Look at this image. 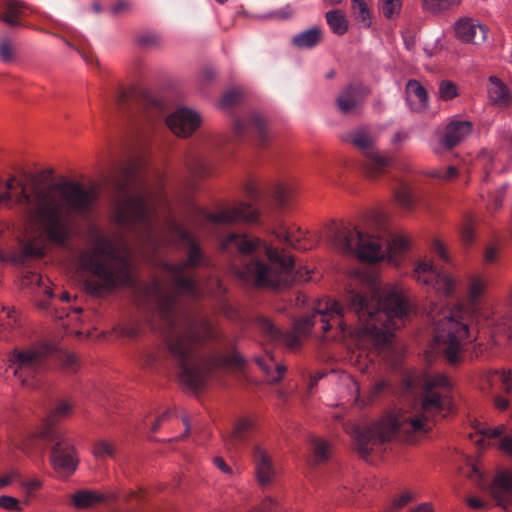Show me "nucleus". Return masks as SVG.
Returning <instances> with one entry per match:
<instances>
[{
	"instance_id": "nucleus-1",
	"label": "nucleus",
	"mask_w": 512,
	"mask_h": 512,
	"mask_svg": "<svg viewBox=\"0 0 512 512\" xmlns=\"http://www.w3.org/2000/svg\"><path fill=\"white\" fill-rule=\"evenodd\" d=\"M111 185L116 193L114 217L118 226L134 233L155 249L159 248L160 241L176 248L187 246L184 261L163 265L172 278V289H165L157 280L143 288L144 296L155 305L154 315L160 321L159 325L153 324V327L167 332L166 343L179 369V381L191 390H199L218 369L243 366L245 359L235 349L229 355L216 353L210 357L198 352V347L207 340L222 338L207 317L185 318L181 325L178 324L176 306L179 297L199 299L204 295V288L197 279L184 276L188 270L209 265V259L195 236L174 219L166 222L164 235L160 239L155 236L153 209L134 164L125 166L111 180Z\"/></svg>"
},
{
	"instance_id": "nucleus-2",
	"label": "nucleus",
	"mask_w": 512,
	"mask_h": 512,
	"mask_svg": "<svg viewBox=\"0 0 512 512\" xmlns=\"http://www.w3.org/2000/svg\"><path fill=\"white\" fill-rule=\"evenodd\" d=\"M343 301L344 304L331 299L319 301L311 314L295 321L294 332H283L279 341L290 349H297L301 345L300 336L309 333L318 322L323 332H328L334 325L345 331L343 316L352 313L362 322L361 337L380 346L391 341L394 331L399 328L398 322L403 321L411 309L410 299L403 290L394 287L381 297L372 281L360 290L350 286Z\"/></svg>"
},
{
	"instance_id": "nucleus-3",
	"label": "nucleus",
	"mask_w": 512,
	"mask_h": 512,
	"mask_svg": "<svg viewBox=\"0 0 512 512\" xmlns=\"http://www.w3.org/2000/svg\"><path fill=\"white\" fill-rule=\"evenodd\" d=\"M20 188L14 203L26 205V222L29 228L48 241L63 246L70 239L72 226L70 217L89 215L99 198L96 186L85 188L76 181L54 183L46 187L34 186L31 192L26 185L12 175L5 182L9 200H3L0 208L12 207L14 188Z\"/></svg>"
},
{
	"instance_id": "nucleus-4",
	"label": "nucleus",
	"mask_w": 512,
	"mask_h": 512,
	"mask_svg": "<svg viewBox=\"0 0 512 512\" xmlns=\"http://www.w3.org/2000/svg\"><path fill=\"white\" fill-rule=\"evenodd\" d=\"M451 383L442 373L428 375L424 383L422 412L413 417H398L386 414L369 426L352 428L351 435L355 448L362 458L368 456L385 443L391 441L397 433L425 434L432 428V421L441 415L445 417L451 407L449 390Z\"/></svg>"
},
{
	"instance_id": "nucleus-5",
	"label": "nucleus",
	"mask_w": 512,
	"mask_h": 512,
	"mask_svg": "<svg viewBox=\"0 0 512 512\" xmlns=\"http://www.w3.org/2000/svg\"><path fill=\"white\" fill-rule=\"evenodd\" d=\"M227 253L255 256L264 252L268 261L253 257L243 266H234L236 276L245 284L257 288L285 289L294 283L310 280L309 271H294V258L284 250L266 244L260 238L246 233H231L221 242Z\"/></svg>"
},
{
	"instance_id": "nucleus-6",
	"label": "nucleus",
	"mask_w": 512,
	"mask_h": 512,
	"mask_svg": "<svg viewBox=\"0 0 512 512\" xmlns=\"http://www.w3.org/2000/svg\"><path fill=\"white\" fill-rule=\"evenodd\" d=\"M93 247L78 255L81 269L95 278L85 281V288L93 296H102L118 287L133 286L132 267L129 259L120 255L113 241L96 225L88 228Z\"/></svg>"
},
{
	"instance_id": "nucleus-7",
	"label": "nucleus",
	"mask_w": 512,
	"mask_h": 512,
	"mask_svg": "<svg viewBox=\"0 0 512 512\" xmlns=\"http://www.w3.org/2000/svg\"><path fill=\"white\" fill-rule=\"evenodd\" d=\"M433 320L435 322L434 341L438 350L449 364L459 363L463 358L465 346L477 338L469 330L463 308L456 307L442 318L437 320L433 318Z\"/></svg>"
},
{
	"instance_id": "nucleus-8",
	"label": "nucleus",
	"mask_w": 512,
	"mask_h": 512,
	"mask_svg": "<svg viewBox=\"0 0 512 512\" xmlns=\"http://www.w3.org/2000/svg\"><path fill=\"white\" fill-rule=\"evenodd\" d=\"M335 250L343 254L356 253L367 262H377L386 257L385 248L379 239L370 237L350 225L335 226L329 235Z\"/></svg>"
},
{
	"instance_id": "nucleus-9",
	"label": "nucleus",
	"mask_w": 512,
	"mask_h": 512,
	"mask_svg": "<svg viewBox=\"0 0 512 512\" xmlns=\"http://www.w3.org/2000/svg\"><path fill=\"white\" fill-rule=\"evenodd\" d=\"M37 437L52 443L50 461L53 468L60 473L72 474L79 465L77 449L62 430H40Z\"/></svg>"
},
{
	"instance_id": "nucleus-10",
	"label": "nucleus",
	"mask_w": 512,
	"mask_h": 512,
	"mask_svg": "<svg viewBox=\"0 0 512 512\" xmlns=\"http://www.w3.org/2000/svg\"><path fill=\"white\" fill-rule=\"evenodd\" d=\"M9 367L22 386L33 387L34 378L44 368L45 351L40 348L13 349L8 356Z\"/></svg>"
},
{
	"instance_id": "nucleus-11",
	"label": "nucleus",
	"mask_w": 512,
	"mask_h": 512,
	"mask_svg": "<svg viewBox=\"0 0 512 512\" xmlns=\"http://www.w3.org/2000/svg\"><path fill=\"white\" fill-rule=\"evenodd\" d=\"M116 108L121 111L143 110L148 113L149 118H153L156 113L163 112L165 105L154 94L139 90L134 87L118 88L115 99Z\"/></svg>"
},
{
	"instance_id": "nucleus-12",
	"label": "nucleus",
	"mask_w": 512,
	"mask_h": 512,
	"mask_svg": "<svg viewBox=\"0 0 512 512\" xmlns=\"http://www.w3.org/2000/svg\"><path fill=\"white\" fill-rule=\"evenodd\" d=\"M351 142L362 151L366 158L363 163V171L369 178L379 177L387 167L392 165L393 159L378 151L374 139L366 131H355L351 134Z\"/></svg>"
},
{
	"instance_id": "nucleus-13",
	"label": "nucleus",
	"mask_w": 512,
	"mask_h": 512,
	"mask_svg": "<svg viewBox=\"0 0 512 512\" xmlns=\"http://www.w3.org/2000/svg\"><path fill=\"white\" fill-rule=\"evenodd\" d=\"M414 279L432 289L439 295L448 297L453 295L456 287V281L449 275L439 272L432 263L422 261L417 264L413 272Z\"/></svg>"
},
{
	"instance_id": "nucleus-14",
	"label": "nucleus",
	"mask_w": 512,
	"mask_h": 512,
	"mask_svg": "<svg viewBox=\"0 0 512 512\" xmlns=\"http://www.w3.org/2000/svg\"><path fill=\"white\" fill-rule=\"evenodd\" d=\"M259 213L250 204L239 203L233 207L224 208L216 213H206L205 219L212 223L234 224L238 222H256Z\"/></svg>"
},
{
	"instance_id": "nucleus-15",
	"label": "nucleus",
	"mask_w": 512,
	"mask_h": 512,
	"mask_svg": "<svg viewBox=\"0 0 512 512\" xmlns=\"http://www.w3.org/2000/svg\"><path fill=\"white\" fill-rule=\"evenodd\" d=\"M453 30L460 42L472 45L484 43L488 34L487 26L470 17L458 19L453 25Z\"/></svg>"
},
{
	"instance_id": "nucleus-16",
	"label": "nucleus",
	"mask_w": 512,
	"mask_h": 512,
	"mask_svg": "<svg viewBox=\"0 0 512 512\" xmlns=\"http://www.w3.org/2000/svg\"><path fill=\"white\" fill-rule=\"evenodd\" d=\"M200 115L188 108H179L166 118L169 129L179 137L190 136L200 125Z\"/></svg>"
},
{
	"instance_id": "nucleus-17",
	"label": "nucleus",
	"mask_w": 512,
	"mask_h": 512,
	"mask_svg": "<svg viewBox=\"0 0 512 512\" xmlns=\"http://www.w3.org/2000/svg\"><path fill=\"white\" fill-rule=\"evenodd\" d=\"M368 93L369 90L360 84H349L336 97L338 111L343 115L356 113Z\"/></svg>"
},
{
	"instance_id": "nucleus-18",
	"label": "nucleus",
	"mask_w": 512,
	"mask_h": 512,
	"mask_svg": "<svg viewBox=\"0 0 512 512\" xmlns=\"http://www.w3.org/2000/svg\"><path fill=\"white\" fill-rule=\"evenodd\" d=\"M252 458L255 466V474L259 485H270L275 478V468L272 458L261 445L255 444L252 448Z\"/></svg>"
},
{
	"instance_id": "nucleus-19",
	"label": "nucleus",
	"mask_w": 512,
	"mask_h": 512,
	"mask_svg": "<svg viewBox=\"0 0 512 512\" xmlns=\"http://www.w3.org/2000/svg\"><path fill=\"white\" fill-rule=\"evenodd\" d=\"M489 279L481 273H473L467 280V304L472 314L481 310L482 299L487 293Z\"/></svg>"
},
{
	"instance_id": "nucleus-20",
	"label": "nucleus",
	"mask_w": 512,
	"mask_h": 512,
	"mask_svg": "<svg viewBox=\"0 0 512 512\" xmlns=\"http://www.w3.org/2000/svg\"><path fill=\"white\" fill-rule=\"evenodd\" d=\"M472 128V123L469 121H451L447 124L439 143L446 149H452L471 134Z\"/></svg>"
},
{
	"instance_id": "nucleus-21",
	"label": "nucleus",
	"mask_w": 512,
	"mask_h": 512,
	"mask_svg": "<svg viewBox=\"0 0 512 512\" xmlns=\"http://www.w3.org/2000/svg\"><path fill=\"white\" fill-rule=\"evenodd\" d=\"M492 496L499 505L505 506L512 502V472L508 470L499 471L490 487Z\"/></svg>"
},
{
	"instance_id": "nucleus-22",
	"label": "nucleus",
	"mask_w": 512,
	"mask_h": 512,
	"mask_svg": "<svg viewBox=\"0 0 512 512\" xmlns=\"http://www.w3.org/2000/svg\"><path fill=\"white\" fill-rule=\"evenodd\" d=\"M406 101L412 111L422 113L429 107L426 89L415 79H410L405 86Z\"/></svg>"
},
{
	"instance_id": "nucleus-23",
	"label": "nucleus",
	"mask_w": 512,
	"mask_h": 512,
	"mask_svg": "<svg viewBox=\"0 0 512 512\" xmlns=\"http://www.w3.org/2000/svg\"><path fill=\"white\" fill-rule=\"evenodd\" d=\"M488 98L489 101L500 108H507L512 103V94L507 85L497 76L488 78Z\"/></svg>"
},
{
	"instance_id": "nucleus-24",
	"label": "nucleus",
	"mask_w": 512,
	"mask_h": 512,
	"mask_svg": "<svg viewBox=\"0 0 512 512\" xmlns=\"http://www.w3.org/2000/svg\"><path fill=\"white\" fill-rule=\"evenodd\" d=\"M234 130L238 136H242L247 131L253 130L256 133L258 144L262 147L265 146L268 141L265 121L259 115H253L249 120H236Z\"/></svg>"
},
{
	"instance_id": "nucleus-25",
	"label": "nucleus",
	"mask_w": 512,
	"mask_h": 512,
	"mask_svg": "<svg viewBox=\"0 0 512 512\" xmlns=\"http://www.w3.org/2000/svg\"><path fill=\"white\" fill-rule=\"evenodd\" d=\"M72 412L73 404L70 401L59 400L44 419L40 430H59L55 426L62 420L68 418Z\"/></svg>"
},
{
	"instance_id": "nucleus-26",
	"label": "nucleus",
	"mask_w": 512,
	"mask_h": 512,
	"mask_svg": "<svg viewBox=\"0 0 512 512\" xmlns=\"http://www.w3.org/2000/svg\"><path fill=\"white\" fill-rule=\"evenodd\" d=\"M256 363L266 374L267 381L270 383L279 382L286 372V367L282 363L277 362L270 354H267L265 358H257Z\"/></svg>"
},
{
	"instance_id": "nucleus-27",
	"label": "nucleus",
	"mask_w": 512,
	"mask_h": 512,
	"mask_svg": "<svg viewBox=\"0 0 512 512\" xmlns=\"http://www.w3.org/2000/svg\"><path fill=\"white\" fill-rule=\"evenodd\" d=\"M275 236L280 241L285 243L287 246L293 247L297 250H307L308 247L302 244L304 238V232L301 228H288L284 225L278 227L275 230Z\"/></svg>"
},
{
	"instance_id": "nucleus-28",
	"label": "nucleus",
	"mask_w": 512,
	"mask_h": 512,
	"mask_svg": "<svg viewBox=\"0 0 512 512\" xmlns=\"http://www.w3.org/2000/svg\"><path fill=\"white\" fill-rule=\"evenodd\" d=\"M322 40V30L314 26L293 36L291 42L298 49H312Z\"/></svg>"
},
{
	"instance_id": "nucleus-29",
	"label": "nucleus",
	"mask_w": 512,
	"mask_h": 512,
	"mask_svg": "<svg viewBox=\"0 0 512 512\" xmlns=\"http://www.w3.org/2000/svg\"><path fill=\"white\" fill-rule=\"evenodd\" d=\"M45 245L36 238L29 239L20 252L14 255V261L24 264L28 259H39L45 256Z\"/></svg>"
},
{
	"instance_id": "nucleus-30",
	"label": "nucleus",
	"mask_w": 512,
	"mask_h": 512,
	"mask_svg": "<svg viewBox=\"0 0 512 512\" xmlns=\"http://www.w3.org/2000/svg\"><path fill=\"white\" fill-rule=\"evenodd\" d=\"M2 7L4 12L0 14V20L12 27L20 26L24 3L20 0H4Z\"/></svg>"
},
{
	"instance_id": "nucleus-31",
	"label": "nucleus",
	"mask_w": 512,
	"mask_h": 512,
	"mask_svg": "<svg viewBox=\"0 0 512 512\" xmlns=\"http://www.w3.org/2000/svg\"><path fill=\"white\" fill-rule=\"evenodd\" d=\"M105 500L103 494L93 490H79L71 496V501L77 509L94 507Z\"/></svg>"
},
{
	"instance_id": "nucleus-32",
	"label": "nucleus",
	"mask_w": 512,
	"mask_h": 512,
	"mask_svg": "<svg viewBox=\"0 0 512 512\" xmlns=\"http://www.w3.org/2000/svg\"><path fill=\"white\" fill-rule=\"evenodd\" d=\"M254 429V422L249 418H241L236 421L232 431L229 434L228 441L230 445H237L248 440Z\"/></svg>"
},
{
	"instance_id": "nucleus-33",
	"label": "nucleus",
	"mask_w": 512,
	"mask_h": 512,
	"mask_svg": "<svg viewBox=\"0 0 512 512\" xmlns=\"http://www.w3.org/2000/svg\"><path fill=\"white\" fill-rule=\"evenodd\" d=\"M394 199L406 211H412L416 205L412 187L405 182H400L394 190Z\"/></svg>"
},
{
	"instance_id": "nucleus-34",
	"label": "nucleus",
	"mask_w": 512,
	"mask_h": 512,
	"mask_svg": "<svg viewBox=\"0 0 512 512\" xmlns=\"http://www.w3.org/2000/svg\"><path fill=\"white\" fill-rule=\"evenodd\" d=\"M185 165L192 176L196 178H204L210 175V169L203 159L197 154L187 156Z\"/></svg>"
},
{
	"instance_id": "nucleus-35",
	"label": "nucleus",
	"mask_w": 512,
	"mask_h": 512,
	"mask_svg": "<svg viewBox=\"0 0 512 512\" xmlns=\"http://www.w3.org/2000/svg\"><path fill=\"white\" fill-rule=\"evenodd\" d=\"M326 21L337 35H343L348 30V23L345 15L340 10H330L326 13Z\"/></svg>"
},
{
	"instance_id": "nucleus-36",
	"label": "nucleus",
	"mask_w": 512,
	"mask_h": 512,
	"mask_svg": "<svg viewBox=\"0 0 512 512\" xmlns=\"http://www.w3.org/2000/svg\"><path fill=\"white\" fill-rule=\"evenodd\" d=\"M92 454L97 460H105L115 456L116 448L111 442L100 439L93 444Z\"/></svg>"
},
{
	"instance_id": "nucleus-37",
	"label": "nucleus",
	"mask_w": 512,
	"mask_h": 512,
	"mask_svg": "<svg viewBox=\"0 0 512 512\" xmlns=\"http://www.w3.org/2000/svg\"><path fill=\"white\" fill-rule=\"evenodd\" d=\"M257 325L265 336L273 341H279L283 336V332L278 329L269 318L259 317L257 319Z\"/></svg>"
},
{
	"instance_id": "nucleus-38",
	"label": "nucleus",
	"mask_w": 512,
	"mask_h": 512,
	"mask_svg": "<svg viewBox=\"0 0 512 512\" xmlns=\"http://www.w3.org/2000/svg\"><path fill=\"white\" fill-rule=\"evenodd\" d=\"M16 56V47L13 40L7 36L0 39V61L3 63H11Z\"/></svg>"
},
{
	"instance_id": "nucleus-39",
	"label": "nucleus",
	"mask_w": 512,
	"mask_h": 512,
	"mask_svg": "<svg viewBox=\"0 0 512 512\" xmlns=\"http://www.w3.org/2000/svg\"><path fill=\"white\" fill-rule=\"evenodd\" d=\"M408 246V241L403 236H393L390 240L387 241L385 246L386 257L391 259L399 253H402L406 250Z\"/></svg>"
},
{
	"instance_id": "nucleus-40",
	"label": "nucleus",
	"mask_w": 512,
	"mask_h": 512,
	"mask_svg": "<svg viewBox=\"0 0 512 512\" xmlns=\"http://www.w3.org/2000/svg\"><path fill=\"white\" fill-rule=\"evenodd\" d=\"M460 0H422L423 8L431 13H440L459 4Z\"/></svg>"
},
{
	"instance_id": "nucleus-41",
	"label": "nucleus",
	"mask_w": 512,
	"mask_h": 512,
	"mask_svg": "<svg viewBox=\"0 0 512 512\" xmlns=\"http://www.w3.org/2000/svg\"><path fill=\"white\" fill-rule=\"evenodd\" d=\"M253 510L255 512H288L280 500L272 496H266Z\"/></svg>"
},
{
	"instance_id": "nucleus-42",
	"label": "nucleus",
	"mask_w": 512,
	"mask_h": 512,
	"mask_svg": "<svg viewBox=\"0 0 512 512\" xmlns=\"http://www.w3.org/2000/svg\"><path fill=\"white\" fill-rule=\"evenodd\" d=\"M458 96L457 85L450 80H442L439 83L437 97L442 101H450Z\"/></svg>"
},
{
	"instance_id": "nucleus-43",
	"label": "nucleus",
	"mask_w": 512,
	"mask_h": 512,
	"mask_svg": "<svg viewBox=\"0 0 512 512\" xmlns=\"http://www.w3.org/2000/svg\"><path fill=\"white\" fill-rule=\"evenodd\" d=\"M402 0H382V12L387 19L398 15L401 9Z\"/></svg>"
},
{
	"instance_id": "nucleus-44",
	"label": "nucleus",
	"mask_w": 512,
	"mask_h": 512,
	"mask_svg": "<svg viewBox=\"0 0 512 512\" xmlns=\"http://www.w3.org/2000/svg\"><path fill=\"white\" fill-rule=\"evenodd\" d=\"M314 445V462L320 463L328 458V443L324 440L317 439L313 443Z\"/></svg>"
},
{
	"instance_id": "nucleus-45",
	"label": "nucleus",
	"mask_w": 512,
	"mask_h": 512,
	"mask_svg": "<svg viewBox=\"0 0 512 512\" xmlns=\"http://www.w3.org/2000/svg\"><path fill=\"white\" fill-rule=\"evenodd\" d=\"M391 390V383L389 380L383 379L375 383L369 391V400L373 401L385 392Z\"/></svg>"
},
{
	"instance_id": "nucleus-46",
	"label": "nucleus",
	"mask_w": 512,
	"mask_h": 512,
	"mask_svg": "<svg viewBox=\"0 0 512 512\" xmlns=\"http://www.w3.org/2000/svg\"><path fill=\"white\" fill-rule=\"evenodd\" d=\"M432 251L437 255L443 262L449 263L451 261L450 256L447 252L445 244L440 239H434L432 242Z\"/></svg>"
},
{
	"instance_id": "nucleus-47",
	"label": "nucleus",
	"mask_w": 512,
	"mask_h": 512,
	"mask_svg": "<svg viewBox=\"0 0 512 512\" xmlns=\"http://www.w3.org/2000/svg\"><path fill=\"white\" fill-rule=\"evenodd\" d=\"M500 255V247L498 245H488L483 254V260L485 264H493L497 262Z\"/></svg>"
},
{
	"instance_id": "nucleus-48",
	"label": "nucleus",
	"mask_w": 512,
	"mask_h": 512,
	"mask_svg": "<svg viewBox=\"0 0 512 512\" xmlns=\"http://www.w3.org/2000/svg\"><path fill=\"white\" fill-rule=\"evenodd\" d=\"M290 194L291 191L287 187L279 185L274 193L277 204L281 207H285L289 203Z\"/></svg>"
},
{
	"instance_id": "nucleus-49",
	"label": "nucleus",
	"mask_w": 512,
	"mask_h": 512,
	"mask_svg": "<svg viewBox=\"0 0 512 512\" xmlns=\"http://www.w3.org/2000/svg\"><path fill=\"white\" fill-rule=\"evenodd\" d=\"M0 507L8 511H20L21 506L19 501L12 496L2 495L0 496Z\"/></svg>"
},
{
	"instance_id": "nucleus-50",
	"label": "nucleus",
	"mask_w": 512,
	"mask_h": 512,
	"mask_svg": "<svg viewBox=\"0 0 512 512\" xmlns=\"http://www.w3.org/2000/svg\"><path fill=\"white\" fill-rule=\"evenodd\" d=\"M352 8L362 21L369 20V10L364 0H353Z\"/></svg>"
},
{
	"instance_id": "nucleus-51",
	"label": "nucleus",
	"mask_w": 512,
	"mask_h": 512,
	"mask_svg": "<svg viewBox=\"0 0 512 512\" xmlns=\"http://www.w3.org/2000/svg\"><path fill=\"white\" fill-rule=\"evenodd\" d=\"M240 97H241V95L238 91H236V90L228 91L222 96V98L220 100V105H221V107H224V108L231 107L239 101Z\"/></svg>"
},
{
	"instance_id": "nucleus-52",
	"label": "nucleus",
	"mask_w": 512,
	"mask_h": 512,
	"mask_svg": "<svg viewBox=\"0 0 512 512\" xmlns=\"http://www.w3.org/2000/svg\"><path fill=\"white\" fill-rule=\"evenodd\" d=\"M293 13H294V11L291 8V6L287 5L286 7L282 8V9L275 10V11L268 13L266 15V17L272 18V19L283 20V19H288V18L292 17Z\"/></svg>"
},
{
	"instance_id": "nucleus-53",
	"label": "nucleus",
	"mask_w": 512,
	"mask_h": 512,
	"mask_svg": "<svg viewBox=\"0 0 512 512\" xmlns=\"http://www.w3.org/2000/svg\"><path fill=\"white\" fill-rule=\"evenodd\" d=\"M505 431L504 425H498L496 427H484L479 430L480 434L484 437H487L489 439L496 438L500 435H502Z\"/></svg>"
},
{
	"instance_id": "nucleus-54",
	"label": "nucleus",
	"mask_w": 512,
	"mask_h": 512,
	"mask_svg": "<svg viewBox=\"0 0 512 512\" xmlns=\"http://www.w3.org/2000/svg\"><path fill=\"white\" fill-rule=\"evenodd\" d=\"M132 9V4L127 0H119L112 7L111 12L114 15L129 12Z\"/></svg>"
},
{
	"instance_id": "nucleus-55",
	"label": "nucleus",
	"mask_w": 512,
	"mask_h": 512,
	"mask_svg": "<svg viewBox=\"0 0 512 512\" xmlns=\"http://www.w3.org/2000/svg\"><path fill=\"white\" fill-rule=\"evenodd\" d=\"M78 357L74 354H67L63 359V367L69 372H75L78 367Z\"/></svg>"
},
{
	"instance_id": "nucleus-56",
	"label": "nucleus",
	"mask_w": 512,
	"mask_h": 512,
	"mask_svg": "<svg viewBox=\"0 0 512 512\" xmlns=\"http://www.w3.org/2000/svg\"><path fill=\"white\" fill-rule=\"evenodd\" d=\"M22 486L24 487L27 494H32L42 487V481L38 478L29 479L24 481Z\"/></svg>"
},
{
	"instance_id": "nucleus-57",
	"label": "nucleus",
	"mask_w": 512,
	"mask_h": 512,
	"mask_svg": "<svg viewBox=\"0 0 512 512\" xmlns=\"http://www.w3.org/2000/svg\"><path fill=\"white\" fill-rule=\"evenodd\" d=\"M461 240L464 244L469 245L474 239V230L470 224L464 225L460 231Z\"/></svg>"
},
{
	"instance_id": "nucleus-58",
	"label": "nucleus",
	"mask_w": 512,
	"mask_h": 512,
	"mask_svg": "<svg viewBox=\"0 0 512 512\" xmlns=\"http://www.w3.org/2000/svg\"><path fill=\"white\" fill-rule=\"evenodd\" d=\"M499 449L512 458V437L511 436H504L499 443Z\"/></svg>"
},
{
	"instance_id": "nucleus-59",
	"label": "nucleus",
	"mask_w": 512,
	"mask_h": 512,
	"mask_svg": "<svg viewBox=\"0 0 512 512\" xmlns=\"http://www.w3.org/2000/svg\"><path fill=\"white\" fill-rule=\"evenodd\" d=\"M459 174L458 169L455 166H449L446 169H443L441 180L442 181H451L455 179Z\"/></svg>"
},
{
	"instance_id": "nucleus-60",
	"label": "nucleus",
	"mask_w": 512,
	"mask_h": 512,
	"mask_svg": "<svg viewBox=\"0 0 512 512\" xmlns=\"http://www.w3.org/2000/svg\"><path fill=\"white\" fill-rule=\"evenodd\" d=\"M412 500V495L408 492L402 493L393 502L394 508H401Z\"/></svg>"
},
{
	"instance_id": "nucleus-61",
	"label": "nucleus",
	"mask_w": 512,
	"mask_h": 512,
	"mask_svg": "<svg viewBox=\"0 0 512 512\" xmlns=\"http://www.w3.org/2000/svg\"><path fill=\"white\" fill-rule=\"evenodd\" d=\"M214 464L217 468H219L222 472L230 474L232 472L231 468L226 464L222 457H215L213 460Z\"/></svg>"
},
{
	"instance_id": "nucleus-62",
	"label": "nucleus",
	"mask_w": 512,
	"mask_h": 512,
	"mask_svg": "<svg viewBox=\"0 0 512 512\" xmlns=\"http://www.w3.org/2000/svg\"><path fill=\"white\" fill-rule=\"evenodd\" d=\"M404 45L409 51H413L416 45V39L411 34H403Z\"/></svg>"
},
{
	"instance_id": "nucleus-63",
	"label": "nucleus",
	"mask_w": 512,
	"mask_h": 512,
	"mask_svg": "<svg viewBox=\"0 0 512 512\" xmlns=\"http://www.w3.org/2000/svg\"><path fill=\"white\" fill-rule=\"evenodd\" d=\"M159 42L158 37L156 35H148L140 38V43L146 46H154Z\"/></svg>"
},
{
	"instance_id": "nucleus-64",
	"label": "nucleus",
	"mask_w": 512,
	"mask_h": 512,
	"mask_svg": "<svg viewBox=\"0 0 512 512\" xmlns=\"http://www.w3.org/2000/svg\"><path fill=\"white\" fill-rule=\"evenodd\" d=\"M410 512H433V507L430 503L424 502L418 505L414 510Z\"/></svg>"
}]
</instances>
